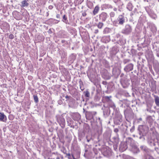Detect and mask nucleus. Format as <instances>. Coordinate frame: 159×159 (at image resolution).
<instances>
[{
    "mask_svg": "<svg viewBox=\"0 0 159 159\" xmlns=\"http://www.w3.org/2000/svg\"><path fill=\"white\" fill-rule=\"evenodd\" d=\"M132 31V28L131 26L127 25H125V28L122 30V32L125 34H128Z\"/></svg>",
    "mask_w": 159,
    "mask_h": 159,
    "instance_id": "f257e3e1",
    "label": "nucleus"
},
{
    "mask_svg": "<svg viewBox=\"0 0 159 159\" xmlns=\"http://www.w3.org/2000/svg\"><path fill=\"white\" fill-rule=\"evenodd\" d=\"M57 121L62 127L64 128L65 127V120L63 117H60L57 119Z\"/></svg>",
    "mask_w": 159,
    "mask_h": 159,
    "instance_id": "f03ea898",
    "label": "nucleus"
},
{
    "mask_svg": "<svg viewBox=\"0 0 159 159\" xmlns=\"http://www.w3.org/2000/svg\"><path fill=\"white\" fill-rule=\"evenodd\" d=\"M117 20L119 22L118 24L120 25H123L125 22V17L121 15L119 16Z\"/></svg>",
    "mask_w": 159,
    "mask_h": 159,
    "instance_id": "7ed1b4c3",
    "label": "nucleus"
},
{
    "mask_svg": "<svg viewBox=\"0 0 159 159\" xmlns=\"http://www.w3.org/2000/svg\"><path fill=\"white\" fill-rule=\"evenodd\" d=\"M133 65L131 63L126 66L124 68V70L127 72H129L132 70L133 69Z\"/></svg>",
    "mask_w": 159,
    "mask_h": 159,
    "instance_id": "20e7f679",
    "label": "nucleus"
},
{
    "mask_svg": "<svg viewBox=\"0 0 159 159\" xmlns=\"http://www.w3.org/2000/svg\"><path fill=\"white\" fill-rule=\"evenodd\" d=\"M7 120L6 116L3 113L0 112V120L2 122H6Z\"/></svg>",
    "mask_w": 159,
    "mask_h": 159,
    "instance_id": "39448f33",
    "label": "nucleus"
},
{
    "mask_svg": "<svg viewBox=\"0 0 159 159\" xmlns=\"http://www.w3.org/2000/svg\"><path fill=\"white\" fill-rule=\"evenodd\" d=\"M100 17L102 18V20L104 21L106 20L107 17V15L106 13L103 12L101 14Z\"/></svg>",
    "mask_w": 159,
    "mask_h": 159,
    "instance_id": "423d86ee",
    "label": "nucleus"
},
{
    "mask_svg": "<svg viewBox=\"0 0 159 159\" xmlns=\"http://www.w3.org/2000/svg\"><path fill=\"white\" fill-rule=\"evenodd\" d=\"M28 1V0H24L21 2V7H28L29 5V3L27 2Z\"/></svg>",
    "mask_w": 159,
    "mask_h": 159,
    "instance_id": "0eeeda50",
    "label": "nucleus"
},
{
    "mask_svg": "<svg viewBox=\"0 0 159 159\" xmlns=\"http://www.w3.org/2000/svg\"><path fill=\"white\" fill-rule=\"evenodd\" d=\"M155 101L156 105L157 106H159V97L157 95H154Z\"/></svg>",
    "mask_w": 159,
    "mask_h": 159,
    "instance_id": "6e6552de",
    "label": "nucleus"
},
{
    "mask_svg": "<svg viewBox=\"0 0 159 159\" xmlns=\"http://www.w3.org/2000/svg\"><path fill=\"white\" fill-rule=\"evenodd\" d=\"M99 9V8L98 6H96L94 8V9L93 11V13L94 15L98 13V11Z\"/></svg>",
    "mask_w": 159,
    "mask_h": 159,
    "instance_id": "1a4fd4ad",
    "label": "nucleus"
},
{
    "mask_svg": "<svg viewBox=\"0 0 159 159\" xmlns=\"http://www.w3.org/2000/svg\"><path fill=\"white\" fill-rule=\"evenodd\" d=\"M79 83L80 84V88L81 90H83L84 89V88L83 86V84L82 81L80 80L79 81Z\"/></svg>",
    "mask_w": 159,
    "mask_h": 159,
    "instance_id": "9d476101",
    "label": "nucleus"
},
{
    "mask_svg": "<svg viewBox=\"0 0 159 159\" xmlns=\"http://www.w3.org/2000/svg\"><path fill=\"white\" fill-rule=\"evenodd\" d=\"M75 116L77 117V118H75V117L74 118V120H79L80 118V116L79 114H75Z\"/></svg>",
    "mask_w": 159,
    "mask_h": 159,
    "instance_id": "9b49d317",
    "label": "nucleus"
},
{
    "mask_svg": "<svg viewBox=\"0 0 159 159\" xmlns=\"http://www.w3.org/2000/svg\"><path fill=\"white\" fill-rule=\"evenodd\" d=\"M103 25V24L101 22H99L98 25V27L99 29H101Z\"/></svg>",
    "mask_w": 159,
    "mask_h": 159,
    "instance_id": "f8f14e48",
    "label": "nucleus"
},
{
    "mask_svg": "<svg viewBox=\"0 0 159 159\" xmlns=\"http://www.w3.org/2000/svg\"><path fill=\"white\" fill-rule=\"evenodd\" d=\"M34 101L36 102H38V97L36 95H34Z\"/></svg>",
    "mask_w": 159,
    "mask_h": 159,
    "instance_id": "ddd939ff",
    "label": "nucleus"
},
{
    "mask_svg": "<svg viewBox=\"0 0 159 159\" xmlns=\"http://www.w3.org/2000/svg\"><path fill=\"white\" fill-rule=\"evenodd\" d=\"M90 96V93L88 91H86L85 92V96L86 97H89Z\"/></svg>",
    "mask_w": 159,
    "mask_h": 159,
    "instance_id": "4468645a",
    "label": "nucleus"
},
{
    "mask_svg": "<svg viewBox=\"0 0 159 159\" xmlns=\"http://www.w3.org/2000/svg\"><path fill=\"white\" fill-rule=\"evenodd\" d=\"M8 37L9 39H12L14 38V36L13 34H11L9 35Z\"/></svg>",
    "mask_w": 159,
    "mask_h": 159,
    "instance_id": "2eb2a0df",
    "label": "nucleus"
},
{
    "mask_svg": "<svg viewBox=\"0 0 159 159\" xmlns=\"http://www.w3.org/2000/svg\"><path fill=\"white\" fill-rule=\"evenodd\" d=\"M111 97V96H106L105 97V98L107 101H109L110 100V98Z\"/></svg>",
    "mask_w": 159,
    "mask_h": 159,
    "instance_id": "dca6fc26",
    "label": "nucleus"
},
{
    "mask_svg": "<svg viewBox=\"0 0 159 159\" xmlns=\"http://www.w3.org/2000/svg\"><path fill=\"white\" fill-rule=\"evenodd\" d=\"M115 15V13L113 12H111L110 13V16L111 17H113Z\"/></svg>",
    "mask_w": 159,
    "mask_h": 159,
    "instance_id": "f3484780",
    "label": "nucleus"
},
{
    "mask_svg": "<svg viewBox=\"0 0 159 159\" xmlns=\"http://www.w3.org/2000/svg\"><path fill=\"white\" fill-rule=\"evenodd\" d=\"M129 84L128 83H127L126 84V85L125 86H123V87L124 88H126V87L128 86Z\"/></svg>",
    "mask_w": 159,
    "mask_h": 159,
    "instance_id": "a211bd4d",
    "label": "nucleus"
},
{
    "mask_svg": "<svg viewBox=\"0 0 159 159\" xmlns=\"http://www.w3.org/2000/svg\"><path fill=\"white\" fill-rule=\"evenodd\" d=\"M98 29H96V30H95V32H94V33H95V34H97L98 33Z\"/></svg>",
    "mask_w": 159,
    "mask_h": 159,
    "instance_id": "6ab92c4d",
    "label": "nucleus"
},
{
    "mask_svg": "<svg viewBox=\"0 0 159 159\" xmlns=\"http://www.w3.org/2000/svg\"><path fill=\"white\" fill-rule=\"evenodd\" d=\"M63 19L64 20H66V17L65 15H64V16H63Z\"/></svg>",
    "mask_w": 159,
    "mask_h": 159,
    "instance_id": "aec40b11",
    "label": "nucleus"
},
{
    "mask_svg": "<svg viewBox=\"0 0 159 159\" xmlns=\"http://www.w3.org/2000/svg\"><path fill=\"white\" fill-rule=\"evenodd\" d=\"M111 107H112L113 109H114L115 108V105H114V104H113V106H111Z\"/></svg>",
    "mask_w": 159,
    "mask_h": 159,
    "instance_id": "412c9836",
    "label": "nucleus"
},
{
    "mask_svg": "<svg viewBox=\"0 0 159 159\" xmlns=\"http://www.w3.org/2000/svg\"><path fill=\"white\" fill-rule=\"evenodd\" d=\"M65 98H66L67 99H68L69 98V96H66V97H65Z\"/></svg>",
    "mask_w": 159,
    "mask_h": 159,
    "instance_id": "4be33fe9",
    "label": "nucleus"
},
{
    "mask_svg": "<svg viewBox=\"0 0 159 159\" xmlns=\"http://www.w3.org/2000/svg\"><path fill=\"white\" fill-rule=\"evenodd\" d=\"M86 138L87 139V141L88 142H89L90 141V139H88V137H86Z\"/></svg>",
    "mask_w": 159,
    "mask_h": 159,
    "instance_id": "5701e85b",
    "label": "nucleus"
},
{
    "mask_svg": "<svg viewBox=\"0 0 159 159\" xmlns=\"http://www.w3.org/2000/svg\"><path fill=\"white\" fill-rule=\"evenodd\" d=\"M108 29L107 28H105L103 30V32L104 33H105V31H106V30L107 29Z\"/></svg>",
    "mask_w": 159,
    "mask_h": 159,
    "instance_id": "b1692460",
    "label": "nucleus"
},
{
    "mask_svg": "<svg viewBox=\"0 0 159 159\" xmlns=\"http://www.w3.org/2000/svg\"><path fill=\"white\" fill-rule=\"evenodd\" d=\"M142 120V118H140L138 119V120L141 121Z\"/></svg>",
    "mask_w": 159,
    "mask_h": 159,
    "instance_id": "393cba45",
    "label": "nucleus"
},
{
    "mask_svg": "<svg viewBox=\"0 0 159 159\" xmlns=\"http://www.w3.org/2000/svg\"><path fill=\"white\" fill-rule=\"evenodd\" d=\"M72 157H73V159H76L74 157V156H73V155L72 156Z\"/></svg>",
    "mask_w": 159,
    "mask_h": 159,
    "instance_id": "a878e982",
    "label": "nucleus"
},
{
    "mask_svg": "<svg viewBox=\"0 0 159 159\" xmlns=\"http://www.w3.org/2000/svg\"><path fill=\"white\" fill-rule=\"evenodd\" d=\"M116 9H115V8H114V10L115 11H116Z\"/></svg>",
    "mask_w": 159,
    "mask_h": 159,
    "instance_id": "bb28decb",
    "label": "nucleus"
},
{
    "mask_svg": "<svg viewBox=\"0 0 159 159\" xmlns=\"http://www.w3.org/2000/svg\"><path fill=\"white\" fill-rule=\"evenodd\" d=\"M57 159H59V158L57 157Z\"/></svg>",
    "mask_w": 159,
    "mask_h": 159,
    "instance_id": "cd10ccee",
    "label": "nucleus"
}]
</instances>
